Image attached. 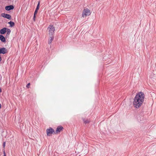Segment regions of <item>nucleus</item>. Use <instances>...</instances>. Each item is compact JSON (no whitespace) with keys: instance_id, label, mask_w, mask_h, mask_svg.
<instances>
[{"instance_id":"obj_1","label":"nucleus","mask_w":156,"mask_h":156,"mask_svg":"<svg viewBox=\"0 0 156 156\" xmlns=\"http://www.w3.org/2000/svg\"><path fill=\"white\" fill-rule=\"evenodd\" d=\"M136 98V97H135L133 99V105L135 108H138L141 106L144 102Z\"/></svg>"},{"instance_id":"obj_12","label":"nucleus","mask_w":156,"mask_h":156,"mask_svg":"<svg viewBox=\"0 0 156 156\" xmlns=\"http://www.w3.org/2000/svg\"><path fill=\"white\" fill-rule=\"evenodd\" d=\"M49 37L50 38V39L48 41V44H51L52 41L54 39V35H50L49 36Z\"/></svg>"},{"instance_id":"obj_21","label":"nucleus","mask_w":156,"mask_h":156,"mask_svg":"<svg viewBox=\"0 0 156 156\" xmlns=\"http://www.w3.org/2000/svg\"><path fill=\"white\" fill-rule=\"evenodd\" d=\"M5 142H4L3 144V147H5Z\"/></svg>"},{"instance_id":"obj_7","label":"nucleus","mask_w":156,"mask_h":156,"mask_svg":"<svg viewBox=\"0 0 156 156\" xmlns=\"http://www.w3.org/2000/svg\"><path fill=\"white\" fill-rule=\"evenodd\" d=\"M7 52V50L5 48L3 47L0 48V54H4Z\"/></svg>"},{"instance_id":"obj_16","label":"nucleus","mask_w":156,"mask_h":156,"mask_svg":"<svg viewBox=\"0 0 156 156\" xmlns=\"http://www.w3.org/2000/svg\"><path fill=\"white\" fill-rule=\"evenodd\" d=\"M6 32H7V33L10 34L11 32V30L7 28Z\"/></svg>"},{"instance_id":"obj_5","label":"nucleus","mask_w":156,"mask_h":156,"mask_svg":"<svg viewBox=\"0 0 156 156\" xmlns=\"http://www.w3.org/2000/svg\"><path fill=\"white\" fill-rule=\"evenodd\" d=\"M46 133L48 136H50L53 133H55L54 130L51 127L46 129Z\"/></svg>"},{"instance_id":"obj_11","label":"nucleus","mask_w":156,"mask_h":156,"mask_svg":"<svg viewBox=\"0 0 156 156\" xmlns=\"http://www.w3.org/2000/svg\"><path fill=\"white\" fill-rule=\"evenodd\" d=\"M0 40L2 42L5 43L6 42L5 37L2 34L0 35Z\"/></svg>"},{"instance_id":"obj_10","label":"nucleus","mask_w":156,"mask_h":156,"mask_svg":"<svg viewBox=\"0 0 156 156\" xmlns=\"http://www.w3.org/2000/svg\"><path fill=\"white\" fill-rule=\"evenodd\" d=\"M7 28H4L0 30V34H4L6 32Z\"/></svg>"},{"instance_id":"obj_19","label":"nucleus","mask_w":156,"mask_h":156,"mask_svg":"<svg viewBox=\"0 0 156 156\" xmlns=\"http://www.w3.org/2000/svg\"><path fill=\"white\" fill-rule=\"evenodd\" d=\"M36 17V15H34V16H33V20L34 21H35Z\"/></svg>"},{"instance_id":"obj_20","label":"nucleus","mask_w":156,"mask_h":156,"mask_svg":"<svg viewBox=\"0 0 156 156\" xmlns=\"http://www.w3.org/2000/svg\"><path fill=\"white\" fill-rule=\"evenodd\" d=\"M10 34H8V33H7L6 34V38H7L9 37V35Z\"/></svg>"},{"instance_id":"obj_18","label":"nucleus","mask_w":156,"mask_h":156,"mask_svg":"<svg viewBox=\"0 0 156 156\" xmlns=\"http://www.w3.org/2000/svg\"><path fill=\"white\" fill-rule=\"evenodd\" d=\"M30 85V83H28V84H27V85H26V87L28 88H29V86Z\"/></svg>"},{"instance_id":"obj_22","label":"nucleus","mask_w":156,"mask_h":156,"mask_svg":"<svg viewBox=\"0 0 156 156\" xmlns=\"http://www.w3.org/2000/svg\"><path fill=\"white\" fill-rule=\"evenodd\" d=\"M2 92V89L1 88H0V93H1Z\"/></svg>"},{"instance_id":"obj_15","label":"nucleus","mask_w":156,"mask_h":156,"mask_svg":"<svg viewBox=\"0 0 156 156\" xmlns=\"http://www.w3.org/2000/svg\"><path fill=\"white\" fill-rule=\"evenodd\" d=\"M40 4V1H39L38 2V3L37 4V5L36 8V10H38L39 9V6Z\"/></svg>"},{"instance_id":"obj_23","label":"nucleus","mask_w":156,"mask_h":156,"mask_svg":"<svg viewBox=\"0 0 156 156\" xmlns=\"http://www.w3.org/2000/svg\"><path fill=\"white\" fill-rule=\"evenodd\" d=\"M2 107V106L1 104L0 103V108H1Z\"/></svg>"},{"instance_id":"obj_2","label":"nucleus","mask_w":156,"mask_h":156,"mask_svg":"<svg viewBox=\"0 0 156 156\" xmlns=\"http://www.w3.org/2000/svg\"><path fill=\"white\" fill-rule=\"evenodd\" d=\"M145 94L143 92H140L136 93L135 97H136L137 98L142 101H144L145 98Z\"/></svg>"},{"instance_id":"obj_4","label":"nucleus","mask_w":156,"mask_h":156,"mask_svg":"<svg viewBox=\"0 0 156 156\" xmlns=\"http://www.w3.org/2000/svg\"><path fill=\"white\" fill-rule=\"evenodd\" d=\"M90 11L87 8L84 9L82 12V16L83 17H86L87 16L90 15Z\"/></svg>"},{"instance_id":"obj_3","label":"nucleus","mask_w":156,"mask_h":156,"mask_svg":"<svg viewBox=\"0 0 156 156\" xmlns=\"http://www.w3.org/2000/svg\"><path fill=\"white\" fill-rule=\"evenodd\" d=\"M48 29L49 30V36L54 35L55 31V28L53 25H50L48 27Z\"/></svg>"},{"instance_id":"obj_9","label":"nucleus","mask_w":156,"mask_h":156,"mask_svg":"<svg viewBox=\"0 0 156 156\" xmlns=\"http://www.w3.org/2000/svg\"><path fill=\"white\" fill-rule=\"evenodd\" d=\"M63 129V128L61 126H58L57 129L56 130V132L55 133H58L60 132Z\"/></svg>"},{"instance_id":"obj_14","label":"nucleus","mask_w":156,"mask_h":156,"mask_svg":"<svg viewBox=\"0 0 156 156\" xmlns=\"http://www.w3.org/2000/svg\"><path fill=\"white\" fill-rule=\"evenodd\" d=\"M83 120L85 124H87L89 123L90 121L88 119H83Z\"/></svg>"},{"instance_id":"obj_8","label":"nucleus","mask_w":156,"mask_h":156,"mask_svg":"<svg viewBox=\"0 0 156 156\" xmlns=\"http://www.w3.org/2000/svg\"><path fill=\"white\" fill-rule=\"evenodd\" d=\"M14 9V6L12 5L7 6L5 7V10L8 11L13 10Z\"/></svg>"},{"instance_id":"obj_24","label":"nucleus","mask_w":156,"mask_h":156,"mask_svg":"<svg viewBox=\"0 0 156 156\" xmlns=\"http://www.w3.org/2000/svg\"><path fill=\"white\" fill-rule=\"evenodd\" d=\"M4 156H6L5 154V152H4Z\"/></svg>"},{"instance_id":"obj_6","label":"nucleus","mask_w":156,"mask_h":156,"mask_svg":"<svg viewBox=\"0 0 156 156\" xmlns=\"http://www.w3.org/2000/svg\"><path fill=\"white\" fill-rule=\"evenodd\" d=\"M1 16L5 18H7L9 20H11V16L9 14L2 13L1 14Z\"/></svg>"},{"instance_id":"obj_17","label":"nucleus","mask_w":156,"mask_h":156,"mask_svg":"<svg viewBox=\"0 0 156 156\" xmlns=\"http://www.w3.org/2000/svg\"><path fill=\"white\" fill-rule=\"evenodd\" d=\"M37 11H38V10L35 9V10L34 11V15H36V14L37 13Z\"/></svg>"},{"instance_id":"obj_13","label":"nucleus","mask_w":156,"mask_h":156,"mask_svg":"<svg viewBox=\"0 0 156 156\" xmlns=\"http://www.w3.org/2000/svg\"><path fill=\"white\" fill-rule=\"evenodd\" d=\"M8 24H9L10 25V27H12L14 26L15 25V23L14 22H12V21H10L8 22Z\"/></svg>"}]
</instances>
